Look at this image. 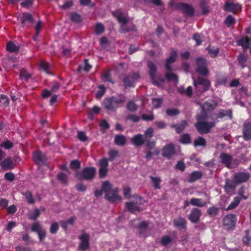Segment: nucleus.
I'll return each mask as SVG.
<instances>
[{"mask_svg":"<svg viewBox=\"0 0 251 251\" xmlns=\"http://www.w3.org/2000/svg\"><path fill=\"white\" fill-rule=\"evenodd\" d=\"M217 105V103L213 100H209L201 106V115H197V119L198 122L195 124L196 127L201 134L209 132L210 129L213 126L214 122H206L208 119L207 112L213 110Z\"/></svg>","mask_w":251,"mask_h":251,"instance_id":"obj_1","label":"nucleus"},{"mask_svg":"<svg viewBox=\"0 0 251 251\" xmlns=\"http://www.w3.org/2000/svg\"><path fill=\"white\" fill-rule=\"evenodd\" d=\"M102 192L105 194V197L110 202H116L121 201V198L118 195V190L117 188L112 189L111 185L108 181H105L102 184L101 190H96L95 196L99 197Z\"/></svg>","mask_w":251,"mask_h":251,"instance_id":"obj_2","label":"nucleus"},{"mask_svg":"<svg viewBox=\"0 0 251 251\" xmlns=\"http://www.w3.org/2000/svg\"><path fill=\"white\" fill-rule=\"evenodd\" d=\"M177 57L176 52L172 49L170 56L167 59L165 65L166 69L167 70L165 74L166 79L169 81H174L176 83L178 82V77L176 74L172 72L171 65L176 61Z\"/></svg>","mask_w":251,"mask_h":251,"instance_id":"obj_3","label":"nucleus"},{"mask_svg":"<svg viewBox=\"0 0 251 251\" xmlns=\"http://www.w3.org/2000/svg\"><path fill=\"white\" fill-rule=\"evenodd\" d=\"M125 100L126 98L123 96L119 97H112L105 99L103 101V105L106 110H113Z\"/></svg>","mask_w":251,"mask_h":251,"instance_id":"obj_4","label":"nucleus"},{"mask_svg":"<svg viewBox=\"0 0 251 251\" xmlns=\"http://www.w3.org/2000/svg\"><path fill=\"white\" fill-rule=\"evenodd\" d=\"M176 0H171L170 5L171 7L181 10L186 16H192L194 13V8L190 5L185 3H176Z\"/></svg>","mask_w":251,"mask_h":251,"instance_id":"obj_5","label":"nucleus"},{"mask_svg":"<svg viewBox=\"0 0 251 251\" xmlns=\"http://www.w3.org/2000/svg\"><path fill=\"white\" fill-rule=\"evenodd\" d=\"M96 169L93 167H87L82 171L77 172L76 176L80 179L90 180L94 177Z\"/></svg>","mask_w":251,"mask_h":251,"instance_id":"obj_6","label":"nucleus"},{"mask_svg":"<svg viewBox=\"0 0 251 251\" xmlns=\"http://www.w3.org/2000/svg\"><path fill=\"white\" fill-rule=\"evenodd\" d=\"M192 78L195 87L200 92L206 91L209 89L210 83L208 79L200 76L196 81L193 76Z\"/></svg>","mask_w":251,"mask_h":251,"instance_id":"obj_7","label":"nucleus"},{"mask_svg":"<svg viewBox=\"0 0 251 251\" xmlns=\"http://www.w3.org/2000/svg\"><path fill=\"white\" fill-rule=\"evenodd\" d=\"M113 15L117 18L121 25V30L123 32L129 31L130 29L126 28V25L128 23L127 16L125 13H123L121 10H118L113 12Z\"/></svg>","mask_w":251,"mask_h":251,"instance_id":"obj_8","label":"nucleus"},{"mask_svg":"<svg viewBox=\"0 0 251 251\" xmlns=\"http://www.w3.org/2000/svg\"><path fill=\"white\" fill-rule=\"evenodd\" d=\"M196 64V72L203 76L207 75L208 70L207 68L206 60L201 57L199 58L197 60Z\"/></svg>","mask_w":251,"mask_h":251,"instance_id":"obj_9","label":"nucleus"},{"mask_svg":"<svg viewBox=\"0 0 251 251\" xmlns=\"http://www.w3.org/2000/svg\"><path fill=\"white\" fill-rule=\"evenodd\" d=\"M236 222V217L235 215L229 214L226 215L223 219V224L226 228L232 229L235 226Z\"/></svg>","mask_w":251,"mask_h":251,"instance_id":"obj_10","label":"nucleus"},{"mask_svg":"<svg viewBox=\"0 0 251 251\" xmlns=\"http://www.w3.org/2000/svg\"><path fill=\"white\" fill-rule=\"evenodd\" d=\"M220 158L221 162L228 168H233L237 165L236 163H234L232 157L229 154L223 153L220 155Z\"/></svg>","mask_w":251,"mask_h":251,"instance_id":"obj_11","label":"nucleus"},{"mask_svg":"<svg viewBox=\"0 0 251 251\" xmlns=\"http://www.w3.org/2000/svg\"><path fill=\"white\" fill-rule=\"evenodd\" d=\"M249 177V174L247 171H243L236 173L234 176L233 179L236 183L239 184L240 183L247 181Z\"/></svg>","mask_w":251,"mask_h":251,"instance_id":"obj_12","label":"nucleus"},{"mask_svg":"<svg viewBox=\"0 0 251 251\" xmlns=\"http://www.w3.org/2000/svg\"><path fill=\"white\" fill-rule=\"evenodd\" d=\"M79 239L81 242L79 244V249L82 251L86 250L89 246V235L86 233H83L79 236Z\"/></svg>","mask_w":251,"mask_h":251,"instance_id":"obj_13","label":"nucleus"},{"mask_svg":"<svg viewBox=\"0 0 251 251\" xmlns=\"http://www.w3.org/2000/svg\"><path fill=\"white\" fill-rule=\"evenodd\" d=\"M139 75L137 73H134L131 75L126 76L124 82L126 87L133 86L134 83L139 79Z\"/></svg>","mask_w":251,"mask_h":251,"instance_id":"obj_14","label":"nucleus"},{"mask_svg":"<svg viewBox=\"0 0 251 251\" xmlns=\"http://www.w3.org/2000/svg\"><path fill=\"white\" fill-rule=\"evenodd\" d=\"M225 9L235 14L241 10V6L238 3L227 2L225 4Z\"/></svg>","mask_w":251,"mask_h":251,"instance_id":"obj_15","label":"nucleus"},{"mask_svg":"<svg viewBox=\"0 0 251 251\" xmlns=\"http://www.w3.org/2000/svg\"><path fill=\"white\" fill-rule=\"evenodd\" d=\"M99 175L100 177H104L107 174V167L108 165V160L106 158L102 159L100 163Z\"/></svg>","mask_w":251,"mask_h":251,"instance_id":"obj_16","label":"nucleus"},{"mask_svg":"<svg viewBox=\"0 0 251 251\" xmlns=\"http://www.w3.org/2000/svg\"><path fill=\"white\" fill-rule=\"evenodd\" d=\"M237 185L238 184L236 183L234 179L233 180L227 179L225 185L226 192L229 195L232 194Z\"/></svg>","mask_w":251,"mask_h":251,"instance_id":"obj_17","label":"nucleus"},{"mask_svg":"<svg viewBox=\"0 0 251 251\" xmlns=\"http://www.w3.org/2000/svg\"><path fill=\"white\" fill-rule=\"evenodd\" d=\"M201 215V211L197 208H194L189 216V219L192 223H197L199 221Z\"/></svg>","mask_w":251,"mask_h":251,"instance_id":"obj_18","label":"nucleus"},{"mask_svg":"<svg viewBox=\"0 0 251 251\" xmlns=\"http://www.w3.org/2000/svg\"><path fill=\"white\" fill-rule=\"evenodd\" d=\"M237 45L241 46L244 50H247L251 45V37H243L238 40Z\"/></svg>","mask_w":251,"mask_h":251,"instance_id":"obj_19","label":"nucleus"},{"mask_svg":"<svg viewBox=\"0 0 251 251\" xmlns=\"http://www.w3.org/2000/svg\"><path fill=\"white\" fill-rule=\"evenodd\" d=\"M148 66L149 69V73L152 82L154 84L157 85V84L155 80L156 74V66L154 63L151 61H149L148 62Z\"/></svg>","mask_w":251,"mask_h":251,"instance_id":"obj_20","label":"nucleus"},{"mask_svg":"<svg viewBox=\"0 0 251 251\" xmlns=\"http://www.w3.org/2000/svg\"><path fill=\"white\" fill-rule=\"evenodd\" d=\"M175 153L174 145L172 144H170L166 146L163 150L162 154L164 156L167 157H171Z\"/></svg>","mask_w":251,"mask_h":251,"instance_id":"obj_21","label":"nucleus"},{"mask_svg":"<svg viewBox=\"0 0 251 251\" xmlns=\"http://www.w3.org/2000/svg\"><path fill=\"white\" fill-rule=\"evenodd\" d=\"M131 143L136 146H141L145 142V140L142 135L138 134L134 136L131 139Z\"/></svg>","mask_w":251,"mask_h":251,"instance_id":"obj_22","label":"nucleus"},{"mask_svg":"<svg viewBox=\"0 0 251 251\" xmlns=\"http://www.w3.org/2000/svg\"><path fill=\"white\" fill-rule=\"evenodd\" d=\"M174 224L176 227L179 229H183L186 227V221L182 217H177L174 219Z\"/></svg>","mask_w":251,"mask_h":251,"instance_id":"obj_23","label":"nucleus"},{"mask_svg":"<svg viewBox=\"0 0 251 251\" xmlns=\"http://www.w3.org/2000/svg\"><path fill=\"white\" fill-rule=\"evenodd\" d=\"M33 157L35 162L38 165H42L45 161V157L40 151H36L33 154Z\"/></svg>","mask_w":251,"mask_h":251,"instance_id":"obj_24","label":"nucleus"},{"mask_svg":"<svg viewBox=\"0 0 251 251\" xmlns=\"http://www.w3.org/2000/svg\"><path fill=\"white\" fill-rule=\"evenodd\" d=\"M0 166L4 170L11 169L13 167V164L10 158L4 159L0 163Z\"/></svg>","mask_w":251,"mask_h":251,"instance_id":"obj_25","label":"nucleus"},{"mask_svg":"<svg viewBox=\"0 0 251 251\" xmlns=\"http://www.w3.org/2000/svg\"><path fill=\"white\" fill-rule=\"evenodd\" d=\"M244 138L246 140L251 139V124H246L243 128Z\"/></svg>","mask_w":251,"mask_h":251,"instance_id":"obj_26","label":"nucleus"},{"mask_svg":"<svg viewBox=\"0 0 251 251\" xmlns=\"http://www.w3.org/2000/svg\"><path fill=\"white\" fill-rule=\"evenodd\" d=\"M190 203L193 206L203 207L206 205V202L201 199L192 198L191 199Z\"/></svg>","mask_w":251,"mask_h":251,"instance_id":"obj_27","label":"nucleus"},{"mask_svg":"<svg viewBox=\"0 0 251 251\" xmlns=\"http://www.w3.org/2000/svg\"><path fill=\"white\" fill-rule=\"evenodd\" d=\"M6 50L10 52H17L19 50V47L12 42H9L6 45Z\"/></svg>","mask_w":251,"mask_h":251,"instance_id":"obj_28","label":"nucleus"},{"mask_svg":"<svg viewBox=\"0 0 251 251\" xmlns=\"http://www.w3.org/2000/svg\"><path fill=\"white\" fill-rule=\"evenodd\" d=\"M187 121L185 120L183 121L181 124L175 125H171V127H176V130L177 133H179L182 132L185 127L187 126Z\"/></svg>","mask_w":251,"mask_h":251,"instance_id":"obj_29","label":"nucleus"},{"mask_svg":"<svg viewBox=\"0 0 251 251\" xmlns=\"http://www.w3.org/2000/svg\"><path fill=\"white\" fill-rule=\"evenodd\" d=\"M33 22V18L31 14L25 13L23 14L22 18V24L25 25L26 23L31 24Z\"/></svg>","mask_w":251,"mask_h":251,"instance_id":"obj_30","label":"nucleus"},{"mask_svg":"<svg viewBox=\"0 0 251 251\" xmlns=\"http://www.w3.org/2000/svg\"><path fill=\"white\" fill-rule=\"evenodd\" d=\"M202 176V174L200 172L195 171L192 173L190 176L189 181L193 182L199 179Z\"/></svg>","mask_w":251,"mask_h":251,"instance_id":"obj_31","label":"nucleus"},{"mask_svg":"<svg viewBox=\"0 0 251 251\" xmlns=\"http://www.w3.org/2000/svg\"><path fill=\"white\" fill-rule=\"evenodd\" d=\"M126 207L128 211L132 213L140 210L138 204L132 202H127Z\"/></svg>","mask_w":251,"mask_h":251,"instance_id":"obj_32","label":"nucleus"},{"mask_svg":"<svg viewBox=\"0 0 251 251\" xmlns=\"http://www.w3.org/2000/svg\"><path fill=\"white\" fill-rule=\"evenodd\" d=\"M241 199L239 197H235L233 201H232L227 207L226 210H232L236 208L240 203Z\"/></svg>","mask_w":251,"mask_h":251,"instance_id":"obj_33","label":"nucleus"},{"mask_svg":"<svg viewBox=\"0 0 251 251\" xmlns=\"http://www.w3.org/2000/svg\"><path fill=\"white\" fill-rule=\"evenodd\" d=\"M115 142L118 145L123 146L126 142V138L124 135H117L115 138Z\"/></svg>","mask_w":251,"mask_h":251,"instance_id":"obj_34","label":"nucleus"},{"mask_svg":"<svg viewBox=\"0 0 251 251\" xmlns=\"http://www.w3.org/2000/svg\"><path fill=\"white\" fill-rule=\"evenodd\" d=\"M225 116H227L230 119L232 118L231 112L230 110L226 111L224 110H220L218 114V118H223Z\"/></svg>","mask_w":251,"mask_h":251,"instance_id":"obj_35","label":"nucleus"},{"mask_svg":"<svg viewBox=\"0 0 251 251\" xmlns=\"http://www.w3.org/2000/svg\"><path fill=\"white\" fill-rule=\"evenodd\" d=\"M40 68L43 69L47 74H51L49 71L50 66L46 61H42L40 64Z\"/></svg>","mask_w":251,"mask_h":251,"instance_id":"obj_36","label":"nucleus"},{"mask_svg":"<svg viewBox=\"0 0 251 251\" xmlns=\"http://www.w3.org/2000/svg\"><path fill=\"white\" fill-rule=\"evenodd\" d=\"M30 77V75L28 74L25 69H22L20 71V78L21 80H27Z\"/></svg>","mask_w":251,"mask_h":251,"instance_id":"obj_37","label":"nucleus"},{"mask_svg":"<svg viewBox=\"0 0 251 251\" xmlns=\"http://www.w3.org/2000/svg\"><path fill=\"white\" fill-rule=\"evenodd\" d=\"M151 181L153 183V185L154 187L156 189H159L160 186L159 184L161 182V179L159 177H153V176H150Z\"/></svg>","mask_w":251,"mask_h":251,"instance_id":"obj_38","label":"nucleus"},{"mask_svg":"<svg viewBox=\"0 0 251 251\" xmlns=\"http://www.w3.org/2000/svg\"><path fill=\"white\" fill-rule=\"evenodd\" d=\"M57 178L63 184H67L68 183L67 176L63 173H60L58 174Z\"/></svg>","mask_w":251,"mask_h":251,"instance_id":"obj_39","label":"nucleus"},{"mask_svg":"<svg viewBox=\"0 0 251 251\" xmlns=\"http://www.w3.org/2000/svg\"><path fill=\"white\" fill-rule=\"evenodd\" d=\"M207 50L208 51V53L212 57L216 56L219 52V50L217 48H211L210 47H208Z\"/></svg>","mask_w":251,"mask_h":251,"instance_id":"obj_40","label":"nucleus"},{"mask_svg":"<svg viewBox=\"0 0 251 251\" xmlns=\"http://www.w3.org/2000/svg\"><path fill=\"white\" fill-rule=\"evenodd\" d=\"M225 23L227 26L229 27L235 23V19L231 15H228L226 20Z\"/></svg>","mask_w":251,"mask_h":251,"instance_id":"obj_41","label":"nucleus"},{"mask_svg":"<svg viewBox=\"0 0 251 251\" xmlns=\"http://www.w3.org/2000/svg\"><path fill=\"white\" fill-rule=\"evenodd\" d=\"M9 101L6 96L0 95V104L2 106H6L8 105Z\"/></svg>","mask_w":251,"mask_h":251,"instance_id":"obj_42","label":"nucleus"},{"mask_svg":"<svg viewBox=\"0 0 251 251\" xmlns=\"http://www.w3.org/2000/svg\"><path fill=\"white\" fill-rule=\"evenodd\" d=\"M207 2V0H201L200 5L203 14H206L209 11V8L205 4Z\"/></svg>","mask_w":251,"mask_h":251,"instance_id":"obj_43","label":"nucleus"},{"mask_svg":"<svg viewBox=\"0 0 251 251\" xmlns=\"http://www.w3.org/2000/svg\"><path fill=\"white\" fill-rule=\"evenodd\" d=\"M40 212L38 209H35L32 212L29 214V218L32 220H35L40 215Z\"/></svg>","mask_w":251,"mask_h":251,"instance_id":"obj_44","label":"nucleus"},{"mask_svg":"<svg viewBox=\"0 0 251 251\" xmlns=\"http://www.w3.org/2000/svg\"><path fill=\"white\" fill-rule=\"evenodd\" d=\"M205 145V141L204 139L202 137H199L197 138L194 142L195 146H204Z\"/></svg>","mask_w":251,"mask_h":251,"instance_id":"obj_45","label":"nucleus"},{"mask_svg":"<svg viewBox=\"0 0 251 251\" xmlns=\"http://www.w3.org/2000/svg\"><path fill=\"white\" fill-rule=\"evenodd\" d=\"M104 26L101 24H97L95 26V32L97 34L100 35L104 31Z\"/></svg>","mask_w":251,"mask_h":251,"instance_id":"obj_46","label":"nucleus"},{"mask_svg":"<svg viewBox=\"0 0 251 251\" xmlns=\"http://www.w3.org/2000/svg\"><path fill=\"white\" fill-rule=\"evenodd\" d=\"M43 24L41 21H39L37 23V24L35 26V29H36V35L34 37V39L35 40H37V37L39 35L40 30L43 27Z\"/></svg>","mask_w":251,"mask_h":251,"instance_id":"obj_47","label":"nucleus"},{"mask_svg":"<svg viewBox=\"0 0 251 251\" xmlns=\"http://www.w3.org/2000/svg\"><path fill=\"white\" fill-rule=\"evenodd\" d=\"M105 88L103 85H100L99 86V90L96 93V97L98 99L100 98L105 93Z\"/></svg>","mask_w":251,"mask_h":251,"instance_id":"obj_48","label":"nucleus"},{"mask_svg":"<svg viewBox=\"0 0 251 251\" xmlns=\"http://www.w3.org/2000/svg\"><path fill=\"white\" fill-rule=\"evenodd\" d=\"M172 241V239L168 236H164L162 237L161 240V243L163 246H166L170 243Z\"/></svg>","mask_w":251,"mask_h":251,"instance_id":"obj_49","label":"nucleus"},{"mask_svg":"<svg viewBox=\"0 0 251 251\" xmlns=\"http://www.w3.org/2000/svg\"><path fill=\"white\" fill-rule=\"evenodd\" d=\"M245 193V190L244 188L241 187L239 189L238 192V197L241 199V200H246L248 198V196L247 195H245L244 194Z\"/></svg>","mask_w":251,"mask_h":251,"instance_id":"obj_50","label":"nucleus"},{"mask_svg":"<svg viewBox=\"0 0 251 251\" xmlns=\"http://www.w3.org/2000/svg\"><path fill=\"white\" fill-rule=\"evenodd\" d=\"M25 196L29 203L32 204L34 202V200L30 192L27 191L25 192Z\"/></svg>","mask_w":251,"mask_h":251,"instance_id":"obj_51","label":"nucleus"},{"mask_svg":"<svg viewBox=\"0 0 251 251\" xmlns=\"http://www.w3.org/2000/svg\"><path fill=\"white\" fill-rule=\"evenodd\" d=\"M180 141L182 143L188 144L190 142V137L189 134H183L181 136Z\"/></svg>","mask_w":251,"mask_h":251,"instance_id":"obj_52","label":"nucleus"},{"mask_svg":"<svg viewBox=\"0 0 251 251\" xmlns=\"http://www.w3.org/2000/svg\"><path fill=\"white\" fill-rule=\"evenodd\" d=\"M248 57L244 54H241L238 57V61L242 67L245 66L244 64L247 60Z\"/></svg>","mask_w":251,"mask_h":251,"instance_id":"obj_53","label":"nucleus"},{"mask_svg":"<svg viewBox=\"0 0 251 251\" xmlns=\"http://www.w3.org/2000/svg\"><path fill=\"white\" fill-rule=\"evenodd\" d=\"M127 108L130 111H135L136 110L137 106L133 101H130L127 104Z\"/></svg>","mask_w":251,"mask_h":251,"instance_id":"obj_54","label":"nucleus"},{"mask_svg":"<svg viewBox=\"0 0 251 251\" xmlns=\"http://www.w3.org/2000/svg\"><path fill=\"white\" fill-rule=\"evenodd\" d=\"M162 102V99H153L152 105L154 108H158L160 106Z\"/></svg>","mask_w":251,"mask_h":251,"instance_id":"obj_55","label":"nucleus"},{"mask_svg":"<svg viewBox=\"0 0 251 251\" xmlns=\"http://www.w3.org/2000/svg\"><path fill=\"white\" fill-rule=\"evenodd\" d=\"M0 146L5 149H9L13 147V144L11 141L7 140L1 143Z\"/></svg>","mask_w":251,"mask_h":251,"instance_id":"obj_56","label":"nucleus"},{"mask_svg":"<svg viewBox=\"0 0 251 251\" xmlns=\"http://www.w3.org/2000/svg\"><path fill=\"white\" fill-rule=\"evenodd\" d=\"M43 229L41 226V225L38 223H34L31 226V230L33 231H35L36 232H39Z\"/></svg>","mask_w":251,"mask_h":251,"instance_id":"obj_57","label":"nucleus"},{"mask_svg":"<svg viewBox=\"0 0 251 251\" xmlns=\"http://www.w3.org/2000/svg\"><path fill=\"white\" fill-rule=\"evenodd\" d=\"M166 113L171 116H176L179 114L178 110L176 108L168 109L167 110Z\"/></svg>","mask_w":251,"mask_h":251,"instance_id":"obj_58","label":"nucleus"},{"mask_svg":"<svg viewBox=\"0 0 251 251\" xmlns=\"http://www.w3.org/2000/svg\"><path fill=\"white\" fill-rule=\"evenodd\" d=\"M77 137L81 141L85 142L87 140V137L85 133L82 131H78L77 133Z\"/></svg>","mask_w":251,"mask_h":251,"instance_id":"obj_59","label":"nucleus"},{"mask_svg":"<svg viewBox=\"0 0 251 251\" xmlns=\"http://www.w3.org/2000/svg\"><path fill=\"white\" fill-rule=\"evenodd\" d=\"M71 20L75 22H79L81 21L80 16L75 13H73L71 14Z\"/></svg>","mask_w":251,"mask_h":251,"instance_id":"obj_60","label":"nucleus"},{"mask_svg":"<svg viewBox=\"0 0 251 251\" xmlns=\"http://www.w3.org/2000/svg\"><path fill=\"white\" fill-rule=\"evenodd\" d=\"M58 230V225L57 223H53L51 224L50 227V232L52 234L55 233Z\"/></svg>","mask_w":251,"mask_h":251,"instance_id":"obj_61","label":"nucleus"},{"mask_svg":"<svg viewBox=\"0 0 251 251\" xmlns=\"http://www.w3.org/2000/svg\"><path fill=\"white\" fill-rule=\"evenodd\" d=\"M80 163L76 160H73L70 164V166L72 169H77L80 167Z\"/></svg>","mask_w":251,"mask_h":251,"instance_id":"obj_62","label":"nucleus"},{"mask_svg":"<svg viewBox=\"0 0 251 251\" xmlns=\"http://www.w3.org/2000/svg\"><path fill=\"white\" fill-rule=\"evenodd\" d=\"M193 38L195 41L196 42V44L197 45H200L202 41V36L199 34H195L193 36Z\"/></svg>","mask_w":251,"mask_h":251,"instance_id":"obj_63","label":"nucleus"},{"mask_svg":"<svg viewBox=\"0 0 251 251\" xmlns=\"http://www.w3.org/2000/svg\"><path fill=\"white\" fill-rule=\"evenodd\" d=\"M4 178L5 179L9 181H12L15 179V176L12 173H6L4 175Z\"/></svg>","mask_w":251,"mask_h":251,"instance_id":"obj_64","label":"nucleus"}]
</instances>
